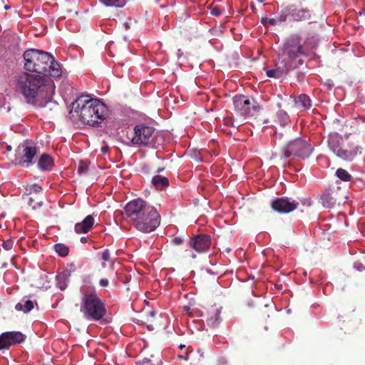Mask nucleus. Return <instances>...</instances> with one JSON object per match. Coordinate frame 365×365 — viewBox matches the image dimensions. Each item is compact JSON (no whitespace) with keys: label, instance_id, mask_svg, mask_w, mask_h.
<instances>
[{"label":"nucleus","instance_id":"obj_1","mask_svg":"<svg viewBox=\"0 0 365 365\" xmlns=\"http://www.w3.org/2000/svg\"><path fill=\"white\" fill-rule=\"evenodd\" d=\"M108 113L107 106L99 99L82 96L71 104L68 117L75 123L98 127L107 119Z\"/></svg>","mask_w":365,"mask_h":365},{"label":"nucleus","instance_id":"obj_2","mask_svg":"<svg viewBox=\"0 0 365 365\" xmlns=\"http://www.w3.org/2000/svg\"><path fill=\"white\" fill-rule=\"evenodd\" d=\"M16 90L26 103L41 105V101L46 95L55 93L53 81L47 76L24 72L16 79Z\"/></svg>","mask_w":365,"mask_h":365},{"label":"nucleus","instance_id":"obj_3","mask_svg":"<svg viewBox=\"0 0 365 365\" xmlns=\"http://www.w3.org/2000/svg\"><path fill=\"white\" fill-rule=\"evenodd\" d=\"M329 148L339 158L345 161H352L361 153V148L348 138H344L337 133H331L328 136Z\"/></svg>","mask_w":365,"mask_h":365},{"label":"nucleus","instance_id":"obj_4","mask_svg":"<svg viewBox=\"0 0 365 365\" xmlns=\"http://www.w3.org/2000/svg\"><path fill=\"white\" fill-rule=\"evenodd\" d=\"M23 56L25 69L37 73H46L52 61V55L49 53L34 48L26 50Z\"/></svg>","mask_w":365,"mask_h":365},{"label":"nucleus","instance_id":"obj_5","mask_svg":"<svg viewBox=\"0 0 365 365\" xmlns=\"http://www.w3.org/2000/svg\"><path fill=\"white\" fill-rule=\"evenodd\" d=\"M302 37L297 34L289 36L284 41L281 50L282 60L292 64V62L301 56H307V54L303 48L301 43Z\"/></svg>","mask_w":365,"mask_h":365},{"label":"nucleus","instance_id":"obj_6","mask_svg":"<svg viewBox=\"0 0 365 365\" xmlns=\"http://www.w3.org/2000/svg\"><path fill=\"white\" fill-rule=\"evenodd\" d=\"M81 311L89 319L99 320L106 314L103 304L95 294H86L83 299Z\"/></svg>","mask_w":365,"mask_h":365},{"label":"nucleus","instance_id":"obj_7","mask_svg":"<svg viewBox=\"0 0 365 365\" xmlns=\"http://www.w3.org/2000/svg\"><path fill=\"white\" fill-rule=\"evenodd\" d=\"M313 149V147L307 141L302 139H296L283 148L281 155L284 158L297 156L302 159H306L309 157Z\"/></svg>","mask_w":365,"mask_h":365},{"label":"nucleus","instance_id":"obj_8","mask_svg":"<svg viewBox=\"0 0 365 365\" xmlns=\"http://www.w3.org/2000/svg\"><path fill=\"white\" fill-rule=\"evenodd\" d=\"M154 207L141 199L130 201L125 206V212L132 224L142 215H148Z\"/></svg>","mask_w":365,"mask_h":365},{"label":"nucleus","instance_id":"obj_9","mask_svg":"<svg viewBox=\"0 0 365 365\" xmlns=\"http://www.w3.org/2000/svg\"><path fill=\"white\" fill-rule=\"evenodd\" d=\"M235 110L240 115H253L255 113L259 110V104L253 99L247 96L240 95L232 98Z\"/></svg>","mask_w":365,"mask_h":365},{"label":"nucleus","instance_id":"obj_10","mask_svg":"<svg viewBox=\"0 0 365 365\" xmlns=\"http://www.w3.org/2000/svg\"><path fill=\"white\" fill-rule=\"evenodd\" d=\"M160 216L155 208L148 215H142L132 225L140 232L149 233L154 231L160 225Z\"/></svg>","mask_w":365,"mask_h":365},{"label":"nucleus","instance_id":"obj_11","mask_svg":"<svg viewBox=\"0 0 365 365\" xmlns=\"http://www.w3.org/2000/svg\"><path fill=\"white\" fill-rule=\"evenodd\" d=\"M37 149L32 143L27 141L21 143L16 150V164L28 167L33 163V159L36 155Z\"/></svg>","mask_w":365,"mask_h":365},{"label":"nucleus","instance_id":"obj_12","mask_svg":"<svg viewBox=\"0 0 365 365\" xmlns=\"http://www.w3.org/2000/svg\"><path fill=\"white\" fill-rule=\"evenodd\" d=\"M299 202L289 197H277L271 202V207L281 214L289 213L298 208Z\"/></svg>","mask_w":365,"mask_h":365},{"label":"nucleus","instance_id":"obj_13","mask_svg":"<svg viewBox=\"0 0 365 365\" xmlns=\"http://www.w3.org/2000/svg\"><path fill=\"white\" fill-rule=\"evenodd\" d=\"M154 129L150 126L137 125L134 128V134L132 137V143L136 145H148L152 138Z\"/></svg>","mask_w":365,"mask_h":365},{"label":"nucleus","instance_id":"obj_14","mask_svg":"<svg viewBox=\"0 0 365 365\" xmlns=\"http://www.w3.org/2000/svg\"><path fill=\"white\" fill-rule=\"evenodd\" d=\"M26 335L21 331H6L0 335V350L9 349L11 346L22 343Z\"/></svg>","mask_w":365,"mask_h":365},{"label":"nucleus","instance_id":"obj_15","mask_svg":"<svg viewBox=\"0 0 365 365\" xmlns=\"http://www.w3.org/2000/svg\"><path fill=\"white\" fill-rule=\"evenodd\" d=\"M211 245L210 236L206 234L197 235L190 238L188 246L197 253L206 252Z\"/></svg>","mask_w":365,"mask_h":365},{"label":"nucleus","instance_id":"obj_16","mask_svg":"<svg viewBox=\"0 0 365 365\" xmlns=\"http://www.w3.org/2000/svg\"><path fill=\"white\" fill-rule=\"evenodd\" d=\"M285 12L295 21H309L312 19V14L309 9L294 4L285 7Z\"/></svg>","mask_w":365,"mask_h":365},{"label":"nucleus","instance_id":"obj_17","mask_svg":"<svg viewBox=\"0 0 365 365\" xmlns=\"http://www.w3.org/2000/svg\"><path fill=\"white\" fill-rule=\"evenodd\" d=\"M292 68L290 63L285 60H281L277 65L276 68L266 71V75L269 78H280L288 73Z\"/></svg>","mask_w":365,"mask_h":365},{"label":"nucleus","instance_id":"obj_18","mask_svg":"<svg viewBox=\"0 0 365 365\" xmlns=\"http://www.w3.org/2000/svg\"><path fill=\"white\" fill-rule=\"evenodd\" d=\"M54 93L46 95V98H43L41 101V105H33V106L42 108L46 114H52L56 113L59 110V106L56 101H52Z\"/></svg>","mask_w":365,"mask_h":365},{"label":"nucleus","instance_id":"obj_19","mask_svg":"<svg viewBox=\"0 0 365 365\" xmlns=\"http://www.w3.org/2000/svg\"><path fill=\"white\" fill-rule=\"evenodd\" d=\"M221 309L212 307L207 312V323L210 327H217L220 322Z\"/></svg>","mask_w":365,"mask_h":365},{"label":"nucleus","instance_id":"obj_20","mask_svg":"<svg viewBox=\"0 0 365 365\" xmlns=\"http://www.w3.org/2000/svg\"><path fill=\"white\" fill-rule=\"evenodd\" d=\"M94 224V218L91 215L86 216L84 220L75 225V231L76 233H87L93 227Z\"/></svg>","mask_w":365,"mask_h":365},{"label":"nucleus","instance_id":"obj_21","mask_svg":"<svg viewBox=\"0 0 365 365\" xmlns=\"http://www.w3.org/2000/svg\"><path fill=\"white\" fill-rule=\"evenodd\" d=\"M337 201L336 195L332 192H325L319 197V202L324 207L332 208L334 207Z\"/></svg>","mask_w":365,"mask_h":365},{"label":"nucleus","instance_id":"obj_22","mask_svg":"<svg viewBox=\"0 0 365 365\" xmlns=\"http://www.w3.org/2000/svg\"><path fill=\"white\" fill-rule=\"evenodd\" d=\"M125 268L126 269H128L127 267H125ZM123 269L124 266L122 265L121 262L115 257V275L119 281L125 284L130 280V274L128 273H123Z\"/></svg>","mask_w":365,"mask_h":365},{"label":"nucleus","instance_id":"obj_23","mask_svg":"<svg viewBox=\"0 0 365 365\" xmlns=\"http://www.w3.org/2000/svg\"><path fill=\"white\" fill-rule=\"evenodd\" d=\"M46 75H48L49 76L53 77V78H58L62 74V71L60 67V65L58 62H56L54 59V58L52 56V61L49 62L48 68L46 69V72L44 73Z\"/></svg>","mask_w":365,"mask_h":365},{"label":"nucleus","instance_id":"obj_24","mask_svg":"<svg viewBox=\"0 0 365 365\" xmlns=\"http://www.w3.org/2000/svg\"><path fill=\"white\" fill-rule=\"evenodd\" d=\"M294 103L298 108L308 110L312 107V101L306 94H300L294 98Z\"/></svg>","mask_w":365,"mask_h":365},{"label":"nucleus","instance_id":"obj_25","mask_svg":"<svg viewBox=\"0 0 365 365\" xmlns=\"http://www.w3.org/2000/svg\"><path fill=\"white\" fill-rule=\"evenodd\" d=\"M70 276L71 272L68 269L62 271L56 276V285L60 289L64 290L67 287Z\"/></svg>","mask_w":365,"mask_h":365},{"label":"nucleus","instance_id":"obj_26","mask_svg":"<svg viewBox=\"0 0 365 365\" xmlns=\"http://www.w3.org/2000/svg\"><path fill=\"white\" fill-rule=\"evenodd\" d=\"M53 165L52 158L48 154H43L38 162V167L41 170H51Z\"/></svg>","mask_w":365,"mask_h":365},{"label":"nucleus","instance_id":"obj_27","mask_svg":"<svg viewBox=\"0 0 365 365\" xmlns=\"http://www.w3.org/2000/svg\"><path fill=\"white\" fill-rule=\"evenodd\" d=\"M34 307V302L31 300L22 299L20 302L17 303L15 306V309L19 312H23L27 313L31 311Z\"/></svg>","mask_w":365,"mask_h":365},{"label":"nucleus","instance_id":"obj_28","mask_svg":"<svg viewBox=\"0 0 365 365\" xmlns=\"http://www.w3.org/2000/svg\"><path fill=\"white\" fill-rule=\"evenodd\" d=\"M118 29L122 31H128L133 24V20L130 17H125L124 15L118 14Z\"/></svg>","mask_w":365,"mask_h":365},{"label":"nucleus","instance_id":"obj_29","mask_svg":"<svg viewBox=\"0 0 365 365\" xmlns=\"http://www.w3.org/2000/svg\"><path fill=\"white\" fill-rule=\"evenodd\" d=\"M152 183L157 189H163L169 185L168 179L161 175H155L152 179Z\"/></svg>","mask_w":365,"mask_h":365},{"label":"nucleus","instance_id":"obj_30","mask_svg":"<svg viewBox=\"0 0 365 365\" xmlns=\"http://www.w3.org/2000/svg\"><path fill=\"white\" fill-rule=\"evenodd\" d=\"M43 204V198L39 195H34V196L29 197L28 200V205L32 209H36L40 207Z\"/></svg>","mask_w":365,"mask_h":365},{"label":"nucleus","instance_id":"obj_31","mask_svg":"<svg viewBox=\"0 0 365 365\" xmlns=\"http://www.w3.org/2000/svg\"><path fill=\"white\" fill-rule=\"evenodd\" d=\"M26 193L27 195H31L33 194L39 195V193L42 195V187L36 183L27 185L26 187Z\"/></svg>","mask_w":365,"mask_h":365},{"label":"nucleus","instance_id":"obj_32","mask_svg":"<svg viewBox=\"0 0 365 365\" xmlns=\"http://www.w3.org/2000/svg\"><path fill=\"white\" fill-rule=\"evenodd\" d=\"M277 118L280 125H284L289 121V116L284 110H279L277 113Z\"/></svg>","mask_w":365,"mask_h":365},{"label":"nucleus","instance_id":"obj_33","mask_svg":"<svg viewBox=\"0 0 365 365\" xmlns=\"http://www.w3.org/2000/svg\"><path fill=\"white\" fill-rule=\"evenodd\" d=\"M128 68L125 66L123 63H119L115 64V73H117V76L123 78L125 76H128Z\"/></svg>","mask_w":365,"mask_h":365},{"label":"nucleus","instance_id":"obj_34","mask_svg":"<svg viewBox=\"0 0 365 365\" xmlns=\"http://www.w3.org/2000/svg\"><path fill=\"white\" fill-rule=\"evenodd\" d=\"M336 175L340 180L345 182H349L351 180V175L343 168H338L336 171Z\"/></svg>","mask_w":365,"mask_h":365},{"label":"nucleus","instance_id":"obj_35","mask_svg":"<svg viewBox=\"0 0 365 365\" xmlns=\"http://www.w3.org/2000/svg\"><path fill=\"white\" fill-rule=\"evenodd\" d=\"M55 251L61 257H66L68 255V247L63 244H56L54 246Z\"/></svg>","mask_w":365,"mask_h":365},{"label":"nucleus","instance_id":"obj_36","mask_svg":"<svg viewBox=\"0 0 365 365\" xmlns=\"http://www.w3.org/2000/svg\"><path fill=\"white\" fill-rule=\"evenodd\" d=\"M88 172V165L86 162L80 161L78 166V173L80 175H86Z\"/></svg>","mask_w":365,"mask_h":365},{"label":"nucleus","instance_id":"obj_37","mask_svg":"<svg viewBox=\"0 0 365 365\" xmlns=\"http://www.w3.org/2000/svg\"><path fill=\"white\" fill-rule=\"evenodd\" d=\"M102 259L103 261V262L102 263V266L103 267H106L105 262H108L110 259V252L109 250L106 249L103 252Z\"/></svg>","mask_w":365,"mask_h":365},{"label":"nucleus","instance_id":"obj_38","mask_svg":"<svg viewBox=\"0 0 365 365\" xmlns=\"http://www.w3.org/2000/svg\"><path fill=\"white\" fill-rule=\"evenodd\" d=\"M13 245H14L13 240L11 239H8V240L3 241L2 247L6 250H10L13 247Z\"/></svg>","mask_w":365,"mask_h":365},{"label":"nucleus","instance_id":"obj_39","mask_svg":"<svg viewBox=\"0 0 365 365\" xmlns=\"http://www.w3.org/2000/svg\"><path fill=\"white\" fill-rule=\"evenodd\" d=\"M289 16L288 14L285 12V8L283 9V13L280 14L278 17H277V20H279V24L284 22L287 20V16Z\"/></svg>","mask_w":365,"mask_h":365},{"label":"nucleus","instance_id":"obj_40","mask_svg":"<svg viewBox=\"0 0 365 365\" xmlns=\"http://www.w3.org/2000/svg\"><path fill=\"white\" fill-rule=\"evenodd\" d=\"M301 204L304 207H309L312 206V201L311 198H309H309H304V199L301 200Z\"/></svg>","mask_w":365,"mask_h":365},{"label":"nucleus","instance_id":"obj_41","mask_svg":"<svg viewBox=\"0 0 365 365\" xmlns=\"http://www.w3.org/2000/svg\"><path fill=\"white\" fill-rule=\"evenodd\" d=\"M103 31L108 34H111L113 32V26L111 24H103Z\"/></svg>","mask_w":365,"mask_h":365},{"label":"nucleus","instance_id":"obj_42","mask_svg":"<svg viewBox=\"0 0 365 365\" xmlns=\"http://www.w3.org/2000/svg\"><path fill=\"white\" fill-rule=\"evenodd\" d=\"M101 3H102L106 6H114V0H99Z\"/></svg>","mask_w":365,"mask_h":365},{"label":"nucleus","instance_id":"obj_43","mask_svg":"<svg viewBox=\"0 0 365 365\" xmlns=\"http://www.w3.org/2000/svg\"><path fill=\"white\" fill-rule=\"evenodd\" d=\"M128 0H115V7H123Z\"/></svg>","mask_w":365,"mask_h":365},{"label":"nucleus","instance_id":"obj_44","mask_svg":"<svg viewBox=\"0 0 365 365\" xmlns=\"http://www.w3.org/2000/svg\"><path fill=\"white\" fill-rule=\"evenodd\" d=\"M211 14L213 16H220L221 14V11H220V9L219 8L214 7L211 10Z\"/></svg>","mask_w":365,"mask_h":365},{"label":"nucleus","instance_id":"obj_45","mask_svg":"<svg viewBox=\"0 0 365 365\" xmlns=\"http://www.w3.org/2000/svg\"><path fill=\"white\" fill-rule=\"evenodd\" d=\"M173 244H175V245H180L181 244H182L183 242V240L182 237H175L173 240Z\"/></svg>","mask_w":365,"mask_h":365},{"label":"nucleus","instance_id":"obj_46","mask_svg":"<svg viewBox=\"0 0 365 365\" xmlns=\"http://www.w3.org/2000/svg\"><path fill=\"white\" fill-rule=\"evenodd\" d=\"M99 284L102 287H106L108 285L109 281L107 279H101Z\"/></svg>","mask_w":365,"mask_h":365},{"label":"nucleus","instance_id":"obj_47","mask_svg":"<svg viewBox=\"0 0 365 365\" xmlns=\"http://www.w3.org/2000/svg\"><path fill=\"white\" fill-rule=\"evenodd\" d=\"M268 22L270 25L276 26L279 24V20L277 18H271L268 20Z\"/></svg>","mask_w":365,"mask_h":365},{"label":"nucleus","instance_id":"obj_48","mask_svg":"<svg viewBox=\"0 0 365 365\" xmlns=\"http://www.w3.org/2000/svg\"><path fill=\"white\" fill-rule=\"evenodd\" d=\"M111 46H112V42L109 41L108 43L107 44L106 50H107L108 53L109 54V56L110 57H113V52H112V50H111Z\"/></svg>","mask_w":365,"mask_h":365},{"label":"nucleus","instance_id":"obj_49","mask_svg":"<svg viewBox=\"0 0 365 365\" xmlns=\"http://www.w3.org/2000/svg\"><path fill=\"white\" fill-rule=\"evenodd\" d=\"M186 255H185V257H190L193 259H195L196 257V255L192 253V252H190V251H187L186 250Z\"/></svg>","mask_w":365,"mask_h":365},{"label":"nucleus","instance_id":"obj_50","mask_svg":"<svg viewBox=\"0 0 365 365\" xmlns=\"http://www.w3.org/2000/svg\"><path fill=\"white\" fill-rule=\"evenodd\" d=\"M101 150H102V152H103V153H107V152H108V147H102Z\"/></svg>","mask_w":365,"mask_h":365},{"label":"nucleus","instance_id":"obj_51","mask_svg":"<svg viewBox=\"0 0 365 365\" xmlns=\"http://www.w3.org/2000/svg\"><path fill=\"white\" fill-rule=\"evenodd\" d=\"M123 252L121 251V250H117L115 252V255H117L118 257H119L121 254H123Z\"/></svg>","mask_w":365,"mask_h":365},{"label":"nucleus","instance_id":"obj_52","mask_svg":"<svg viewBox=\"0 0 365 365\" xmlns=\"http://www.w3.org/2000/svg\"><path fill=\"white\" fill-rule=\"evenodd\" d=\"M304 63V61L302 59H299L297 61V64L299 65V66H302V64Z\"/></svg>","mask_w":365,"mask_h":365},{"label":"nucleus","instance_id":"obj_53","mask_svg":"<svg viewBox=\"0 0 365 365\" xmlns=\"http://www.w3.org/2000/svg\"><path fill=\"white\" fill-rule=\"evenodd\" d=\"M81 241L83 243L86 242H87V238L86 237H82L81 238Z\"/></svg>","mask_w":365,"mask_h":365},{"label":"nucleus","instance_id":"obj_54","mask_svg":"<svg viewBox=\"0 0 365 365\" xmlns=\"http://www.w3.org/2000/svg\"><path fill=\"white\" fill-rule=\"evenodd\" d=\"M277 289H282V284H281V285H279V286H277Z\"/></svg>","mask_w":365,"mask_h":365},{"label":"nucleus","instance_id":"obj_55","mask_svg":"<svg viewBox=\"0 0 365 365\" xmlns=\"http://www.w3.org/2000/svg\"><path fill=\"white\" fill-rule=\"evenodd\" d=\"M274 138H277V133H274Z\"/></svg>","mask_w":365,"mask_h":365},{"label":"nucleus","instance_id":"obj_56","mask_svg":"<svg viewBox=\"0 0 365 365\" xmlns=\"http://www.w3.org/2000/svg\"><path fill=\"white\" fill-rule=\"evenodd\" d=\"M184 346H185L184 345H180V348L182 349Z\"/></svg>","mask_w":365,"mask_h":365},{"label":"nucleus","instance_id":"obj_57","mask_svg":"<svg viewBox=\"0 0 365 365\" xmlns=\"http://www.w3.org/2000/svg\"><path fill=\"white\" fill-rule=\"evenodd\" d=\"M7 148H8V150H10L11 149V146H8Z\"/></svg>","mask_w":365,"mask_h":365},{"label":"nucleus","instance_id":"obj_58","mask_svg":"<svg viewBox=\"0 0 365 365\" xmlns=\"http://www.w3.org/2000/svg\"><path fill=\"white\" fill-rule=\"evenodd\" d=\"M113 267V262H110V267Z\"/></svg>","mask_w":365,"mask_h":365}]
</instances>
